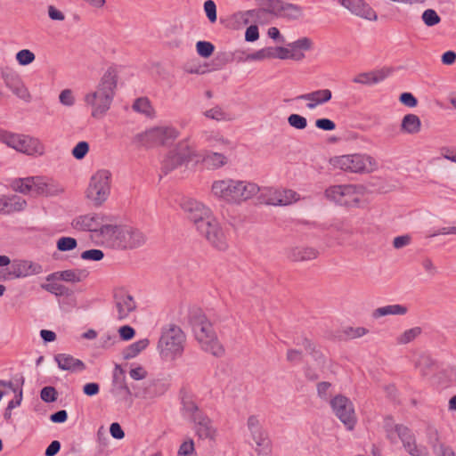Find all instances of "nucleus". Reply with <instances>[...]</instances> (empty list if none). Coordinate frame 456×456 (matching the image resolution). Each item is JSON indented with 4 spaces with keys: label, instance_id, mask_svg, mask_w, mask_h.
I'll return each instance as SVG.
<instances>
[{
    "label": "nucleus",
    "instance_id": "obj_1",
    "mask_svg": "<svg viewBox=\"0 0 456 456\" xmlns=\"http://www.w3.org/2000/svg\"><path fill=\"white\" fill-rule=\"evenodd\" d=\"M181 208L195 225L197 231L219 250L228 248L226 235L218 221L213 216L210 208L193 199H184Z\"/></svg>",
    "mask_w": 456,
    "mask_h": 456
},
{
    "label": "nucleus",
    "instance_id": "obj_2",
    "mask_svg": "<svg viewBox=\"0 0 456 456\" xmlns=\"http://www.w3.org/2000/svg\"><path fill=\"white\" fill-rule=\"evenodd\" d=\"M116 87V73L114 69H109L102 76L97 90L85 97L86 104L92 107L91 114L94 118H101L110 108Z\"/></svg>",
    "mask_w": 456,
    "mask_h": 456
},
{
    "label": "nucleus",
    "instance_id": "obj_3",
    "mask_svg": "<svg viewBox=\"0 0 456 456\" xmlns=\"http://www.w3.org/2000/svg\"><path fill=\"white\" fill-rule=\"evenodd\" d=\"M259 191V186L254 183L233 179L215 181L211 187L212 194L215 197L228 203L245 201L255 196Z\"/></svg>",
    "mask_w": 456,
    "mask_h": 456
},
{
    "label": "nucleus",
    "instance_id": "obj_4",
    "mask_svg": "<svg viewBox=\"0 0 456 456\" xmlns=\"http://www.w3.org/2000/svg\"><path fill=\"white\" fill-rule=\"evenodd\" d=\"M190 323L196 339L206 352L215 356H222L224 349L219 343L212 324L200 309H194L189 314Z\"/></svg>",
    "mask_w": 456,
    "mask_h": 456
},
{
    "label": "nucleus",
    "instance_id": "obj_5",
    "mask_svg": "<svg viewBox=\"0 0 456 456\" xmlns=\"http://www.w3.org/2000/svg\"><path fill=\"white\" fill-rule=\"evenodd\" d=\"M185 343V334L175 324H168L162 328L159 339L158 349L162 357L175 359L181 356Z\"/></svg>",
    "mask_w": 456,
    "mask_h": 456
},
{
    "label": "nucleus",
    "instance_id": "obj_6",
    "mask_svg": "<svg viewBox=\"0 0 456 456\" xmlns=\"http://www.w3.org/2000/svg\"><path fill=\"white\" fill-rule=\"evenodd\" d=\"M178 134L179 132L172 126H156L137 134L134 138V142L148 148L168 145L178 137Z\"/></svg>",
    "mask_w": 456,
    "mask_h": 456
},
{
    "label": "nucleus",
    "instance_id": "obj_7",
    "mask_svg": "<svg viewBox=\"0 0 456 456\" xmlns=\"http://www.w3.org/2000/svg\"><path fill=\"white\" fill-rule=\"evenodd\" d=\"M363 187L355 184L332 185L325 190V197L341 206L356 207L361 201Z\"/></svg>",
    "mask_w": 456,
    "mask_h": 456
},
{
    "label": "nucleus",
    "instance_id": "obj_8",
    "mask_svg": "<svg viewBox=\"0 0 456 456\" xmlns=\"http://www.w3.org/2000/svg\"><path fill=\"white\" fill-rule=\"evenodd\" d=\"M111 174L109 170L102 169L97 171L90 180L86 190V197L95 206L102 205L109 197L110 192Z\"/></svg>",
    "mask_w": 456,
    "mask_h": 456
},
{
    "label": "nucleus",
    "instance_id": "obj_9",
    "mask_svg": "<svg viewBox=\"0 0 456 456\" xmlns=\"http://www.w3.org/2000/svg\"><path fill=\"white\" fill-rule=\"evenodd\" d=\"M192 150L186 141L180 142L176 147L171 150L162 161V172L167 175L169 172L191 160Z\"/></svg>",
    "mask_w": 456,
    "mask_h": 456
},
{
    "label": "nucleus",
    "instance_id": "obj_10",
    "mask_svg": "<svg viewBox=\"0 0 456 456\" xmlns=\"http://www.w3.org/2000/svg\"><path fill=\"white\" fill-rule=\"evenodd\" d=\"M334 414L346 427L353 430L356 424V416L353 403L346 396L338 395L330 400Z\"/></svg>",
    "mask_w": 456,
    "mask_h": 456
},
{
    "label": "nucleus",
    "instance_id": "obj_11",
    "mask_svg": "<svg viewBox=\"0 0 456 456\" xmlns=\"http://www.w3.org/2000/svg\"><path fill=\"white\" fill-rule=\"evenodd\" d=\"M372 159L363 154L343 155L337 158L335 164L344 171L363 173L369 171L368 164L371 165Z\"/></svg>",
    "mask_w": 456,
    "mask_h": 456
},
{
    "label": "nucleus",
    "instance_id": "obj_12",
    "mask_svg": "<svg viewBox=\"0 0 456 456\" xmlns=\"http://www.w3.org/2000/svg\"><path fill=\"white\" fill-rule=\"evenodd\" d=\"M44 272L42 265L26 259H14L12 261L8 275L11 279H22L37 275Z\"/></svg>",
    "mask_w": 456,
    "mask_h": 456
},
{
    "label": "nucleus",
    "instance_id": "obj_13",
    "mask_svg": "<svg viewBox=\"0 0 456 456\" xmlns=\"http://www.w3.org/2000/svg\"><path fill=\"white\" fill-rule=\"evenodd\" d=\"M146 241L145 235L138 229L122 226L118 233L117 246L120 248H135L143 245Z\"/></svg>",
    "mask_w": 456,
    "mask_h": 456
},
{
    "label": "nucleus",
    "instance_id": "obj_14",
    "mask_svg": "<svg viewBox=\"0 0 456 456\" xmlns=\"http://www.w3.org/2000/svg\"><path fill=\"white\" fill-rule=\"evenodd\" d=\"M352 14L364 20L376 21L378 15L365 0H335Z\"/></svg>",
    "mask_w": 456,
    "mask_h": 456
},
{
    "label": "nucleus",
    "instance_id": "obj_15",
    "mask_svg": "<svg viewBox=\"0 0 456 456\" xmlns=\"http://www.w3.org/2000/svg\"><path fill=\"white\" fill-rule=\"evenodd\" d=\"M0 141L7 146L28 155L34 153L33 145L37 143V141L32 138L10 133L1 134Z\"/></svg>",
    "mask_w": 456,
    "mask_h": 456
},
{
    "label": "nucleus",
    "instance_id": "obj_16",
    "mask_svg": "<svg viewBox=\"0 0 456 456\" xmlns=\"http://www.w3.org/2000/svg\"><path fill=\"white\" fill-rule=\"evenodd\" d=\"M110 392L120 401H128L132 395L126 383V372L119 364H116L113 370Z\"/></svg>",
    "mask_w": 456,
    "mask_h": 456
},
{
    "label": "nucleus",
    "instance_id": "obj_17",
    "mask_svg": "<svg viewBox=\"0 0 456 456\" xmlns=\"http://www.w3.org/2000/svg\"><path fill=\"white\" fill-rule=\"evenodd\" d=\"M265 197V203L273 206H287L299 200V195L295 191L289 189H267Z\"/></svg>",
    "mask_w": 456,
    "mask_h": 456
},
{
    "label": "nucleus",
    "instance_id": "obj_18",
    "mask_svg": "<svg viewBox=\"0 0 456 456\" xmlns=\"http://www.w3.org/2000/svg\"><path fill=\"white\" fill-rule=\"evenodd\" d=\"M395 432L401 439L405 450L412 456H421V450L416 444V439L411 430L402 424L395 425Z\"/></svg>",
    "mask_w": 456,
    "mask_h": 456
},
{
    "label": "nucleus",
    "instance_id": "obj_19",
    "mask_svg": "<svg viewBox=\"0 0 456 456\" xmlns=\"http://www.w3.org/2000/svg\"><path fill=\"white\" fill-rule=\"evenodd\" d=\"M194 423L196 435L200 439L214 440L216 435V428L214 427L212 420L203 413L196 419L192 420Z\"/></svg>",
    "mask_w": 456,
    "mask_h": 456
},
{
    "label": "nucleus",
    "instance_id": "obj_20",
    "mask_svg": "<svg viewBox=\"0 0 456 456\" xmlns=\"http://www.w3.org/2000/svg\"><path fill=\"white\" fill-rule=\"evenodd\" d=\"M101 219L102 216L98 214L79 216L72 221L71 225L78 231L98 232Z\"/></svg>",
    "mask_w": 456,
    "mask_h": 456
},
{
    "label": "nucleus",
    "instance_id": "obj_21",
    "mask_svg": "<svg viewBox=\"0 0 456 456\" xmlns=\"http://www.w3.org/2000/svg\"><path fill=\"white\" fill-rule=\"evenodd\" d=\"M88 276V272L84 269H69L50 273L46 276L47 281L61 280L67 282H79Z\"/></svg>",
    "mask_w": 456,
    "mask_h": 456
},
{
    "label": "nucleus",
    "instance_id": "obj_22",
    "mask_svg": "<svg viewBox=\"0 0 456 456\" xmlns=\"http://www.w3.org/2000/svg\"><path fill=\"white\" fill-rule=\"evenodd\" d=\"M288 46L289 47L290 60L300 61L305 57V52L313 49L314 42L311 38L303 37L292 43L288 44Z\"/></svg>",
    "mask_w": 456,
    "mask_h": 456
},
{
    "label": "nucleus",
    "instance_id": "obj_23",
    "mask_svg": "<svg viewBox=\"0 0 456 456\" xmlns=\"http://www.w3.org/2000/svg\"><path fill=\"white\" fill-rule=\"evenodd\" d=\"M115 306L118 311L117 318L118 320L127 318L129 314L136 308L133 297L124 293L115 295Z\"/></svg>",
    "mask_w": 456,
    "mask_h": 456
},
{
    "label": "nucleus",
    "instance_id": "obj_24",
    "mask_svg": "<svg viewBox=\"0 0 456 456\" xmlns=\"http://www.w3.org/2000/svg\"><path fill=\"white\" fill-rule=\"evenodd\" d=\"M288 258L294 262H303L315 259L319 251L307 246H297L289 248L287 253Z\"/></svg>",
    "mask_w": 456,
    "mask_h": 456
},
{
    "label": "nucleus",
    "instance_id": "obj_25",
    "mask_svg": "<svg viewBox=\"0 0 456 456\" xmlns=\"http://www.w3.org/2000/svg\"><path fill=\"white\" fill-rule=\"evenodd\" d=\"M58 367L62 370L82 371L86 369V364L79 359L74 358L68 354H58L54 356Z\"/></svg>",
    "mask_w": 456,
    "mask_h": 456
},
{
    "label": "nucleus",
    "instance_id": "obj_26",
    "mask_svg": "<svg viewBox=\"0 0 456 456\" xmlns=\"http://www.w3.org/2000/svg\"><path fill=\"white\" fill-rule=\"evenodd\" d=\"M332 97L330 89H320L311 93L300 94L296 97L297 100L314 101V103H307L306 107L310 110L314 109L317 105L328 102Z\"/></svg>",
    "mask_w": 456,
    "mask_h": 456
},
{
    "label": "nucleus",
    "instance_id": "obj_27",
    "mask_svg": "<svg viewBox=\"0 0 456 456\" xmlns=\"http://www.w3.org/2000/svg\"><path fill=\"white\" fill-rule=\"evenodd\" d=\"M27 202L18 196H0V214L7 215L25 208Z\"/></svg>",
    "mask_w": 456,
    "mask_h": 456
},
{
    "label": "nucleus",
    "instance_id": "obj_28",
    "mask_svg": "<svg viewBox=\"0 0 456 456\" xmlns=\"http://www.w3.org/2000/svg\"><path fill=\"white\" fill-rule=\"evenodd\" d=\"M390 71L388 69H379L371 72H364L354 77L353 82L362 85L378 84L383 81L387 77H388Z\"/></svg>",
    "mask_w": 456,
    "mask_h": 456
},
{
    "label": "nucleus",
    "instance_id": "obj_29",
    "mask_svg": "<svg viewBox=\"0 0 456 456\" xmlns=\"http://www.w3.org/2000/svg\"><path fill=\"white\" fill-rule=\"evenodd\" d=\"M182 406L183 416L189 418L191 421L204 413L201 410H200L192 397L188 395L182 396Z\"/></svg>",
    "mask_w": 456,
    "mask_h": 456
},
{
    "label": "nucleus",
    "instance_id": "obj_30",
    "mask_svg": "<svg viewBox=\"0 0 456 456\" xmlns=\"http://www.w3.org/2000/svg\"><path fill=\"white\" fill-rule=\"evenodd\" d=\"M408 308L403 305H388L375 309L372 313L374 319H379L387 315H404Z\"/></svg>",
    "mask_w": 456,
    "mask_h": 456
},
{
    "label": "nucleus",
    "instance_id": "obj_31",
    "mask_svg": "<svg viewBox=\"0 0 456 456\" xmlns=\"http://www.w3.org/2000/svg\"><path fill=\"white\" fill-rule=\"evenodd\" d=\"M421 121L415 114H407L403 117L401 124V129L410 134H417L420 131Z\"/></svg>",
    "mask_w": 456,
    "mask_h": 456
},
{
    "label": "nucleus",
    "instance_id": "obj_32",
    "mask_svg": "<svg viewBox=\"0 0 456 456\" xmlns=\"http://www.w3.org/2000/svg\"><path fill=\"white\" fill-rule=\"evenodd\" d=\"M203 162L208 168L216 169L226 164V157L219 152L207 151Z\"/></svg>",
    "mask_w": 456,
    "mask_h": 456
},
{
    "label": "nucleus",
    "instance_id": "obj_33",
    "mask_svg": "<svg viewBox=\"0 0 456 456\" xmlns=\"http://www.w3.org/2000/svg\"><path fill=\"white\" fill-rule=\"evenodd\" d=\"M149 339L143 338L131 344L123 351L124 359L134 358L149 346Z\"/></svg>",
    "mask_w": 456,
    "mask_h": 456
},
{
    "label": "nucleus",
    "instance_id": "obj_34",
    "mask_svg": "<svg viewBox=\"0 0 456 456\" xmlns=\"http://www.w3.org/2000/svg\"><path fill=\"white\" fill-rule=\"evenodd\" d=\"M41 288L55 295L56 297H70L73 294V291L68 287L56 282H48L41 284Z\"/></svg>",
    "mask_w": 456,
    "mask_h": 456
},
{
    "label": "nucleus",
    "instance_id": "obj_35",
    "mask_svg": "<svg viewBox=\"0 0 456 456\" xmlns=\"http://www.w3.org/2000/svg\"><path fill=\"white\" fill-rule=\"evenodd\" d=\"M251 436L256 444V451L258 454L267 455L270 452V440L267 434L263 430Z\"/></svg>",
    "mask_w": 456,
    "mask_h": 456
},
{
    "label": "nucleus",
    "instance_id": "obj_36",
    "mask_svg": "<svg viewBox=\"0 0 456 456\" xmlns=\"http://www.w3.org/2000/svg\"><path fill=\"white\" fill-rule=\"evenodd\" d=\"M104 223V216H102V219L100 220V227L98 232L100 235H102L105 238L115 240L117 242L118 239V233L122 226L107 224Z\"/></svg>",
    "mask_w": 456,
    "mask_h": 456
},
{
    "label": "nucleus",
    "instance_id": "obj_37",
    "mask_svg": "<svg viewBox=\"0 0 456 456\" xmlns=\"http://www.w3.org/2000/svg\"><path fill=\"white\" fill-rule=\"evenodd\" d=\"M416 367L419 368L423 376L429 375L436 367V362L429 354H420L416 362Z\"/></svg>",
    "mask_w": 456,
    "mask_h": 456
},
{
    "label": "nucleus",
    "instance_id": "obj_38",
    "mask_svg": "<svg viewBox=\"0 0 456 456\" xmlns=\"http://www.w3.org/2000/svg\"><path fill=\"white\" fill-rule=\"evenodd\" d=\"M422 333L420 327H413L406 330L400 336L395 338L397 345H407L415 340Z\"/></svg>",
    "mask_w": 456,
    "mask_h": 456
},
{
    "label": "nucleus",
    "instance_id": "obj_39",
    "mask_svg": "<svg viewBox=\"0 0 456 456\" xmlns=\"http://www.w3.org/2000/svg\"><path fill=\"white\" fill-rule=\"evenodd\" d=\"M259 5L263 6L266 13L273 15H281L284 3L281 0H258Z\"/></svg>",
    "mask_w": 456,
    "mask_h": 456
},
{
    "label": "nucleus",
    "instance_id": "obj_40",
    "mask_svg": "<svg viewBox=\"0 0 456 456\" xmlns=\"http://www.w3.org/2000/svg\"><path fill=\"white\" fill-rule=\"evenodd\" d=\"M283 10L281 11V15L292 19V20H297L303 15V8L300 5L290 4V3H284Z\"/></svg>",
    "mask_w": 456,
    "mask_h": 456
},
{
    "label": "nucleus",
    "instance_id": "obj_41",
    "mask_svg": "<svg viewBox=\"0 0 456 456\" xmlns=\"http://www.w3.org/2000/svg\"><path fill=\"white\" fill-rule=\"evenodd\" d=\"M133 110L139 113L144 114L147 117H151L152 114V107L150 101L146 97L136 99L133 104Z\"/></svg>",
    "mask_w": 456,
    "mask_h": 456
},
{
    "label": "nucleus",
    "instance_id": "obj_42",
    "mask_svg": "<svg viewBox=\"0 0 456 456\" xmlns=\"http://www.w3.org/2000/svg\"><path fill=\"white\" fill-rule=\"evenodd\" d=\"M34 183V177L20 178L14 182V188L17 191L27 194L33 192L32 183Z\"/></svg>",
    "mask_w": 456,
    "mask_h": 456
},
{
    "label": "nucleus",
    "instance_id": "obj_43",
    "mask_svg": "<svg viewBox=\"0 0 456 456\" xmlns=\"http://www.w3.org/2000/svg\"><path fill=\"white\" fill-rule=\"evenodd\" d=\"M77 246V241L72 237H61L56 243L57 249L61 252L73 250Z\"/></svg>",
    "mask_w": 456,
    "mask_h": 456
},
{
    "label": "nucleus",
    "instance_id": "obj_44",
    "mask_svg": "<svg viewBox=\"0 0 456 456\" xmlns=\"http://www.w3.org/2000/svg\"><path fill=\"white\" fill-rule=\"evenodd\" d=\"M422 21L428 27H433L440 23L441 17L434 9H427L421 15Z\"/></svg>",
    "mask_w": 456,
    "mask_h": 456
},
{
    "label": "nucleus",
    "instance_id": "obj_45",
    "mask_svg": "<svg viewBox=\"0 0 456 456\" xmlns=\"http://www.w3.org/2000/svg\"><path fill=\"white\" fill-rule=\"evenodd\" d=\"M294 343L297 346H303L304 348L315 359L318 360L322 354L316 350L315 346L307 338H297V340L294 341Z\"/></svg>",
    "mask_w": 456,
    "mask_h": 456
},
{
    "label": "nucleus",
    "instance_id": "obj_46",
    "mask_svg": "<svg viewBox=\"0 0 456 456\" xmlns=\"http://www.w3.org/2000/svg\"><path fill=\"white\" fill-rule=\"evenodd\" d=\"M294 343L297 346H303L304 348L315 359L318 360L322 354L316 350L315 346L307 338H297V340L294 341Z\"/></svg>",
    "mask_w": 456,
    "mask_h": 456
},
{
    "label": "nucleus",
    "instance_id": "obj_47",
    "mask_svg": "<svg viewBox=\"0 0 456 456\" xmlns=\"http://www.w3.org/2000/svg\"><path fill=\"white\" fill-rule=\"evenodd\" d=\"M273 47H265L260 49L253 53H249L246 55V60L250 61H261L267 58H273Z\"/></svg>",
    "mask_w": 456,
    "mask_h": 456
},
{
    "label": "nucleus",
    "instance_id": "obj_48",
    "mask_svg": "<svg viewBox=\"0 0 456 456\" xmlns=\"http://www.w3.org/2000/svg\"><path fill=\"white\" fill-rule=\"evenodd\" d=\"M196 50L200 56L208 58L213 54L215 46L208 41H199L196 44Z\"/></svg>",
    "mask_w": 456,
    "mask_h": 456
},
{
    "label": "nucleus",
    "instance_id": "obj_49",
    "mask_svg": "<svg viewBox=\"0 0 456 456\" xmlns=\"http://www.w3.org/2000/svg\"><path fill=\"white\" fill-rule=\"evenodd\" d=\"M288 123L291 127L298 130H303L307 126L306 118L299 114H290L288 117Z\"/></svg>",
    "mask_w": 456,
    "mask_h": 456
},
{
    "label": "nucleus",
    "instance_id": "obj_50",
    "mask_svg": "<svg viewBox=\"0 0 456 456\" xmlns=\"http://www.w3.org/2000/svg\"><path fill=\"white\" fill-rule=\"evenodd\" d=\"M35 54L28 49H23L16 53V60L20 65L26 66L35 61Z\"/></svg>",
    "mask_w": 456,
    "mask_h": 456
},
{
    "label": "nucleus",
    "instance_id": "obj_51",
    "mask_svg": "<svg viewBox=\"0 0 456 456\" xmlns=\"http://www.w3.org/2000/svg\"><path fill=\"white\" fill-rule=\"evenodd\" d=\"M89 151V144L86 141H81L72 149V155L76 159H83Z\"/></svg>",
    "mask_w": 456,
    "mask_h": 456
},
{
    "label": "nucleus",
    "instance_id": "obj_52",
    "mask_svg": "<svg viewBox=\"0 0 456 456\" xmlns=\"http://www.w3.org/2000/svg\"><path fill=\"white\" fill-rule=\"evenodd\" d=\"M40 397L45 403H53L58 398V393L53 387L48 386L41 389Z\"/></svg>",
    "mask_w": 456,
    "mask_h": 456
},
{
    "label": "nucleus",
    "instance_id": "obj_53",
    "mask_svg": "<svg viewBox=\"0 0 456 456\" xmlns=\"http://www.w3.org/2000/svg\"><path fill=\"white\" fill-rule=\"evenodd\" d=\"M206 141L208 142L209 146L218 149H222L223 147H226L230 144L229 141L219 134L207 135Z\"/></svg>",
    "mask_w": 456,
    "mask_h": 456
},
{
    "label": "nucleus",
    "instance_id": "obj_54",
    "mask_svg": "<svg viewBox=\"0 0 456 456\" xmlns=\"http://www.w3.org/2000/svg\"><path fill=\"white\" fill-rule=\"evenodd\" d=\"M12 93L22 100L28 101L30 97L28 89L20 81H16L14 84L9 86Z\"/></svg>",
    "mask_w": 456,
    "mask_h": 456
},
{
    "label": "nucleus",
    "instance_id": "obj_55",
    "mask_svg": "<svg viewBox=\"0 0 456 456\" xmlns=\"http://www.w3.org/2000/svg\"><path fill=\"white\" fill-rule=\"evenodd\" d=\"M47 187L45 191V196H53L63 191V187L51 178H46Z\"/></svg>",
    "mask_w": 456,
    "mask_h": 456
},
{
    "label": "nucleus",
    "instance_id": "obj_56",
    "mask_svg": "<svg viewBox=\"0 0 456 456\" xmlns=\"http://www.w3.org/2000/svg\"><path fill=\"white\" fill-rule=\"evenodd\" d=\"M104 257V253L101 249H88L81 254V258L83 260H90V261H100Z\"/></svg>",
    "mask_w": 456,
    "mask_h": 456
},
{
    "label": "nucleus",
    "instance_id": "obj_57",
    "mask_svg": "<svg viewBox=\"0 0 456 456\" xmlns=\"http://www.w3.org/2000/svg\"><path fill=\"white\" fill-rule=\"evenodd\" d=\"M34 177V183H32L33 186V193L37 195H45V188L47 187V184L45 183L46 177L42 176H33Z\"/></svg>",
    "mask_w": 456,
    "mask_h": 456
},
{
    "label": "nucleus",
    "instance_id": "obj_58",
    "mask_svg": "<svg viewBox=\"0 0 456 456\" xmlns=\"http://www.w3.org/2000/svg\"><path fill=\"white\" fill-rule=\"evenodd\" d=\"M204 11L210 22L216 21V5L213 0H207L204 3Z\"/></svg>",
    "mask_w": 456,
    "mask_h": 456
},
{
    "label": "nucleus",
    "instance_id": "obj_59",
    "mask_svg": "<svg viewBox=\"0 0 456 456\" xmlns=\"http://www.w3.org/2000/svg\"><path fill=\"white\" fill-rule=\"evenodd\" d=\"M204 116L208 118L220 121L225 119L226 114L219 106H216L210 110H206L204 112Z\"/></svg>",
    "mask_w": 456,
    "mask_h": 456
},
{
    "label": "nucleus",
    "instance_id": "obj_60",
    "mask_svg": "<svg viewBox=\"0 0 456 456\" xmlns=\"http://www.w3.org/2000/svg\"><path fill=\"white\" fill-rule=\"evenodd\" d=\"M315 126L317 128L323 131H332L336 128L335 122L326 118L316 119Z\"/></svg>",
    "mask_w": 456,
    "mask_h": 456
},
{
    "label": "nucleus",
    "instance_id": "obj_61",
    "mask_svg": "<svg viewBox=\"0 0 456 456\" xmlns=\"http://www.w3.org/2000/svg\"><path fill=\"white\" fill-rule=\"evenodd\" d=\"M400 102L407 107H416L418 104L417 98L411 93H403L399 97Z\"/></svg>",
    "mask_w": 456,
    "mask_h": 456
},
{
    "label": "nucleus",
    "instance_id": "obj_62",
    "mask_svg": "<svg viewBox=\"0 0 456 456\" xmlns=\"http://www.w3.org/2000/svg\"><path fill=\"white\" fill-rule=\"evenodd\" d=\"M194 452V443H193V440L192 439H188L186 441H184L180 448H179V451H178V453L181 455V456H190Z\"/></svg>",
    "mask_w": 456,
    "mask_h": 456
},
{
    "label": "nucleus",
    "instance_id": "obj_63",
    "mask_svg": "<svg viewBox=\"0 0 456 456\" xmlns=\"http://www.w3.org/2000/svg\"><path fill=\"white\" fill-rule=\"evenodd\" d=\"M434 451L439 456H456L453 449L451 446L440 444L438 446L433 445Z\"/></svg>",
    "mask_w": 456,
    "mask_h": 456
},
{
    "label": "nucleus",
    "instance_id": "obj_64",
    "mask_svg": "<svg viewBox=\"0 0 456 456\" xmlns=\"http://www.w3.org/2000/svg\"><path fill=\"white\" fill-rule=\"evenodd\" d=\"M59 99L61 103L65 106H72L75 102L72 92L69 89L62 90L59 95Z\"/></svg>",
    "mask_w": 456,
    "mask_h": 456
}]
</instances>
